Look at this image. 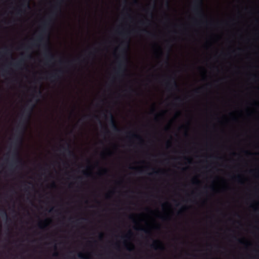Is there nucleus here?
<instances>
[{
	"label": "nucleus",
	"instance_id": "2eb2a0df",
	"mask_svg": "<svg viewBox=\"0 0 259 259\" xmlns=\"http://www.w3.org/2000/svg\"><path fill=\"white\" fill-rule=\"evenodd\" d=\"M132 235V233L131 231H129L127 234L124 236L121 237V238L123 239H130V236Z\"/></svg>",
	"mask_w": 259,
	"mask_h": 259
},
{
	"label": "nucleus",
	"instance_id": "1a4fd4ad",
	"mask_svg": "<svg viewBox=\"0 0 259 259\" xmlns=\"http://www.w3.org/2000/svg\"><path fill=\"white\" fill-rule=\"evenodd\" d=\"M120 34H121L124 38H125V39H127V41H122L121 43L120 46L125 47L126 49L129 46V34H128V33H125V32H122L120 33Z\"/></svg>",
	"mask_w": 259,
	"mask_h": 259
},
{
	"label": "nucleus",
	"instance_id": "f03ea898",
	"mask_svg": "<svg viewBox=\"0 0 259 259\" xmlns=\"http://www.w3.org/2000/svg\"><path fill=\"white\" fill-rule=\"evenodd\" d=\"M63 0H58L56 4L53 6V10L49 18L46 20L42 24L40 34L36 40H34L31 45L34 47L38 46V43L40 44L45 50V57L49 61L54 60L55 56L51 53L49 46L48 27L52 22L51 17L56 15L57 12L61 10V5Z\"/></svg>",
	"mask_w": 259,
	"mask_h": 259
},
{
	"label": "nucleus",
	"instance_id": "a19ab883",
	"mask_svg": "<svg viewBox=\"0 0 259 259\" xmlns=\"http://www.w3.org/2000/svg\"><path fill=\"white\" fill-rule=\"evenodd\" d=\"M166 6H168V1H167V2H166Z\"/></svg>",
	"mask_w": 259,
	"mask_h": 259
},
{
	"label": "nucleus",
	"instance_id": "393cba45",
	"mask_svg": "<svg viewBox=\"0 0 259 259\" xmlns=\"http://www.w3.org/2000/svg\"><path fill=\"white\" fill-rule=\"evenodd\" d=\"M38 227L40 229H43L44 228V226H42V223L41 222L39 223Z\"/></svg>",
	"mask_w": 259,
	"mask_h": 259
},
{
	"label": "nucleus",
	"instance_id": "4468645a",
	"mask_svg": "<svg viewBox=\"0 0 259 259\" xmlns=\"http://www.w3.org/2000/svg\"><path fill=\"white\" fill-rule=\"evenodd\" d=\"M140 32H142L143 33H145L148 36H155V35L153 33H151V32L148 31L147 30H146L145 29L140 30Z\"/></svg>",
	"mask_w": 259,
	"mask_h": 259
},
{
	"label": "nucleus",
	"instance_id": "20e7f679",
	"mask_svg": "<svg viewBox=\"0 0 259 259\" xmlns=\"http://www.w3.org/2000/svg\"><path fill=\"white\" fill-rule=\"evenodd\" d=\"M203 0H195L193 7L194 12L200 17H204V13L202 9Z\"/></svg>",
	"mask_w": 259,
	"mask_h": 259
},
{
	"label": "nucleus",
	"instance_id": "39448f33",
	"mask_svg": "<svg viewBox=\"0 0 259 259\" xmlns=\"http://www.w3.org/2000/svg\"><path fill=\"white\" fill-rule=\"evenodd\" d=\"M63 73L64 72L62 69L56 70L54 72L50 73L47 79L52 82H55L61 79Z\"/></svg>",
	"mask_w": 259,
	"mask_h": 259
},
{
	"label": "nucleus",
	"instance_id": "79ce46f5",
	"mask_svg": "<svg viewBox=\"0 0 259 259\" xmlns=\"http://www.w3.org/2000/svg\"><path fill=\"white\" fill-rule=\"evenodd\" d=\"M8 50H6L5 53L6 54L8 53Z\"/></svg>",
	"mask_w": 259,
	"mask_h": 259
},
{
	"label": "nucleus",
	"instance_id": "e433bc0d",
	"mask_svg": "<svg viewBox=\"0 0 259 259\" xmlns=\"http://www.w3.org/2000/svg\"><path fill=\"white\" fill-rule=\"evenodd\" d=\"M245 153L249 154H252L250 152H249L248 151H245Z\"/></svg>",
	"mask_w": 259,
	"mask_h": 259
},
{
	"label": "nucleus",
	"instance_id": "a18cd8bd",
	"mask_svg": "<svg viewBox=\"0 0 259 259\" xmlns=\"http://www.w3.org/2000/svg\"><path fill=\"white\" fill-rule=\"evenodd\" d=\"M41 92H40V91H39V92H38V94L40 95V94H41Z\"/></svg>",
	"mask_w": 259,
	"mask_h": 259
},
{
	"label": "nucleus",
	"instance_id": "3c124183",
	"mask_svg": "<svg viewBox=\"0 0 259 259\" xmlns=\"http://www.w3.org/2000/svg\"><path fill=\"white\" fill-rule=\"evenodd\" d=\"M28 57L29 58H30V57H31V56H30V55H29Z\"/></svg>",
	"mask_w": 259,
	"mask_h": 259
},
{
	"label": "nucleus",
	"instance_id": "4be33fe9",
	"mask_svg": "<svg viewBox=\"0 0 259 259\" xmlns=\"http://www.w3.org/2000/svg\"><path fill=\"white\" fill-rule=\"evenodd\" d=\"M2 72L4 73H3V76H4L5 74H8V71L6 69H3Z\"/></svg>",
	"mask_w": 259,
	"mask_h": 259
},
{
	"label": "nucleus",
	"instance_id": "6ab92c4d",
	"mask_svg": "<svg viewBox=\"0 0 259 259\" xmlns=\"http://www.w3.org/2000/svg\"><path fill=\"white\" fill-rule=\"evenodd\" d=\"M78 256L79 257V258H83V259H85V258L84 257V255H83L82 253H79L78 254Z\"/></svg>",
	"mask_w": 259,
	"mask_h": 259
},
{
	"label": "nucleus",
	"instance_id": "ea45409f",
	"mask_svg": "<svg viewBox=\"0 0 259 259\" xmlns=\"http://www.w3.org/2000/svg\"><path fill=\"white\" fill-rule=\"evenodd\" d=\"M52 186H53V187H55V186H56V185H55V183H53V184H52Z\"/></svg>",
	"mask_w": 259,
	"mask_h": 259
},
{
	"label": "nucleus",
	"instance_id": "72a5a7b5",
	"mask_svg": "<svg viewBox=\"0 0 259 259\" xmlns=\"http://www.w3.org/2000/svg\"><path fill=\"white\" fill-rule=\"evenodd\" d=\"M130 219H131V220H134V217H133V215H131V216L130 217Z\"/></svg>",
	"mask_w": 259,
	"mask_h": 259
},
{
	"label": "nucleus",
	"instance_id": "7c9ffc66",
	"mask_svg": "<svg viewBox=\"0 0 259 259\" xmlns=\"http://www.w3.org/2000/svg\"><path fill=\"white\" fill-rule=\"evenodd\" d=\"M125 247H126V248L127 249L130 250H131V249H130V248H128V245L126 244L125 243Z\"/></svg>",
	"mask_w": 259,
	"mask_h": 259
},
{
	"label": "nucleus",
	"instance_id": "423d86ee",
	"mask_svg": "<svg viewBox=\"0 0 259 259\" xmlns=\"http://www.w3.org/2000/svg\"><path fill=\"white\" fill-rule=\"evenodd\" d=\"M109 123L112 130L117 133H119L121 130L117 127L114 118L112 114L109 112Z\"/></svg>",
	"mask_w": 259,
	"mask_h": 259
},
{
	"label": "nucleus",
	"instance_id": "dca6fc26",
	"mask_svg": "<svg viewBox=\"0 0 259 259\" xmlns=\"http://www.w3.org/2000/svg\"><path fill=\"white\" fill-rule=\"evenodd\" d=\"M128 134H130V135L131 134V136H132V138L138 139H140V140H142V139H141V137H140L137 134H133V133H129Z\"/></svg>",
	"mask_w": 259,
	"mask_h": 259
},
{
	"label": "nucleus",
	"instance_id": "bb28decb",
	"mask_svg": "<svg viewBox=\"0 0 259 259\" xmlns=\"http://www.w3.org/2000/svg\"><path fill=\"white\" fill-rule=\"evenodd\" d=\"M235 179H237L238 180H240L241 178V176L240 175L237 176V177H234Z\"/></svg>",
	"mask_w": 259,
	"mask_h": 259
},
{
	"label": "nucleus",
	"instance_id": "f3484780",
	"mask_svg": "<svg viewBox=\"0 0 259 259\" xmlns=\"http://www.w3.org/2000/svg\"><path fill=\"white\" fill-rule=\"evenodd\" d=\"M139 230L141 231H143V232H144L145 233H146L147 234H149L150 233V231L148 229H147L141 228Z\"/></svg>",
	"mask_w": 259,
	"mask_h": 259
},
{
	"label": "nucleus",
	"instance_id": "7ed1b4c3",
	"mask_svg": "<svg viewBox=\"0 0 259 259\" xmlns=\"http://www.w3.org/2000/svg\"><path fill=\"white\" fill-rule=\"evenodd\" d=\"M124 55L119 57L118 62V67L116 70V74L119 75L120 74L123 73L125 71L126 63L127 61L126 57L125 55L126 50H123Z\"/></svg>",
	"mask_w": 259,
	"mask_h": 259
},
{
	"label": "nucleus",
	"instance_id": "603ef678",
	"mask_svg": "<svg viewBox=\"0 0 259 259\" xmlns=\"http://www.w3.org/2000/svg\"><path fill=\"white\" fill-rule=\"evenodd\" d=\"M253 76H254V77H255V78L256 77V75H253Z\"/></svg>",
	"mask_w": 259,
	"mask_h": 259
},
{
	"label": "nucleus",
	"instance_id": "b1692460",
	"mask_svg": "<svg viewBox=\"0 0 259 259\" xmlns=\"http://www.w3.org/2000/svg\"><path fill=\"white\" fill-rule=\"evenodd\" d=\"M90 57H94L95 56V53L93 52H90L89 54Z\"/></svg>",
	"mask_w": 259,
	"mask_h": 259
},
{
	"label": "nucleus",
	"instance_id": "6e6552de",
	"mask_svg": "<svg viewBox=\"0 0 259 259\" xmlns=\"http://www.w3.org/2000/svg\"><path fill=\"white\" fill-rule=\"evenodd\" d=\"M166 87L169 89H178V85L175 79L170 77V80L166 83Z\"/></svg>",
	"mask_w": 259,
	"mask_h": 259
},
{
	"label": "nucleus",
	"instance_id": "0eeeda50",
	"mask_svg": "<svg viewBox=\"0 0 259 259\" xmlns=\"http://www.w3.org/2000/svg\"><path fill=\"white\" fill-rule=\"evenodd\" d=\"M60 150L63 153H66L69 157H75V154L71 150L70 145L69 143H66V146H61Z\"/></svg>",
	"mask_w": 259,
	"mask_h": 259
},
{
	"label": "nucleus",
	"instance_id": "412c9836",
	"mask_svg": "<svg viewBox=\"0 0 259 259\" xmlns=\"http://www.w3.org/2000/svg\"><path fill=\"white\" fill-rule=\"evenodd\" d=\"M175 100L176 101H178V102H181L182 101L181 98L178 97H176L175 99Z\"/></svg>",
	"mask_w": 259,
	"mask_h": 259
},
{
	"label": "nucleus",
	"instance_id": "f257e3e1",
	"mask_svg": "<svg viewBox=\"0 0 259 259\" xmlns=\"http://www.w3.org/2000/svg\"><path fill=\"white\" fill-rule=\"evenodd\" d=\"M34 107V105L29 106L28 104L23 111L22 119L17 128L19 135L15 138L14 148L12 152V160L9 163L10 170H12L18 164H22V159L19 156L18 148L22 143L23 135L26 128L25 123L30 119Z\"/></svg>",
	"mask_w": 259,
	"mask_h": 259
},
{
	"label": "nucleus",
	"instance_id": "49530a36",
	"mask_svg": "<svg viewBox=\"0 0 259 259\" xmlns=\"http://www.w3.org/2000/svg\"><path fill=\"white\" fill-rule=\"evenodd\" d=\"M187 159L188 160V162L190 163V160L189 159H188V158H187Z\"/></svg>",
	"mask_w": 259,
	"mask_h": 259
},
{
	"label": "nucleus",
	"instance_id": "473e14b6",
	"mask_svg": "<svg viewBox=\"0 0 259 259\" xmlns=\"http://www.w3.org/2000/svg\"><path fill=\"white\" fill-rule=\"evenodd\" d=\"M103 234L102 233H100L99 235L100 238H101L103 237Z\"/></svg>",
	"mask_w": 259,
	"mask_h": 259
},
{
	"label": "nucleus",
	"instance_id": "a211bd4d",
	"mask_svg": "<svg viewBox=\"0 0 259 259\" xmlns=\"http://www.w3.org/2000/svg\"><path fill=\"white\" fill-rule=\"evenodd\" d=\"M160 170H154L152 172L149 174L150 176H157L160 174Z\"/></svg>",
	"mask_w": 259,
	"mask_h": 259
},
{
	"label": "nucleus",
	"instance_id": "2f4dec72",
	"mask_svg": "<svg viewBox=\"0 0 259 259\" xmlns=\"http://www.w3.org/2000/svg\"><path fill=\"white\" fill-rule=\"evenodd\" d=\"M168 218V217H163L161 218V219L163 220H166Z\"/></svg>",
	"mask_w": 259,
	"mask_h": 259
},
{
	"label": "nucleus",
	"instance_id": "c756f323",
	"mask_svg": "<svg viewBox=\"0 0 259 259\" xmlns=\"http://www.w3.org/2000/svg\"><path fill=\"white\" fill-rule=\"evenodd\" d=\"M83 174L85 176H89V174L87 172L85 171H83Z\"/></svg>",
	"mask_w": 259,
	"mask_h": 259
},
{
	"label": "nucleus",
	"instance_id": "c03bdc74",
	"mask_svg": "<svg viewBox=\"0 0 259 259\" xmlns=\"http://www.w3.org/2000/svg\"><path fill=\"white\" fill-rule=\"evenodd\" d=\"M134 2H135V3H137V0H135Z\"/></svg>",
	"mask_w": 259,
	"mask_h": 259
},
{
	"label": "nucleus",
	"instance_id": "58836bf2",
	"mask_svg": "<svg viewBox=\"0 0 259 259\" xmlns=\"http://www.w3.org/2000/svg\"><path fill=\"white\" fill-rule=\"evenodd\" d=\"M130 91H134V90L131 88H130Z\"/></svg>",
	"mask_w": 259,
	"mask_h": 259
},
{
	"label": "nucleus",
	"instance_id": "a878e982",
	"mask_svg": "<svg viewBox=\"0 0 259 259\" xmlns=\"http://www.w3.org/2000/svg\"><path fill=\"white\" fill-rule=\"evenodd\" d=\"M90 117V115H84L81 119L80 120H84L88 117Z\"/></svg>",
	"mask_w": 259,
	"mask_h": 259
},
{
	"label": "nucleus",
	"instance_id": "5701e85b",
	"mask_svg": "<svg viewBox=\"0 0 259 259\" xmlns=\"http://www.w3.org/2000/svg\"><path fill=\"white\" fill-rule=\"evenodd\" d=\"M192 182L193 184H198L199 183L198 180L196 179H194Z\"/></svg>",
	"mask_w": 259,
	"mask_h": 259
},
{
	"label": "nucleus",
	"instance_id": "8fccbe9b",
	"mask_svg": "<svg viewBox=\"0 0 259 259\" xmlns=\"http://www.w3.org/2000/svg\"><path fill=\"white\" fill-rule=\"evenodd\" d=\"M169 143H170L169 142H168L167 144V145H169Z\"/></svg>",
	"mask_w": 259,
	"mask_h": 259
},
{
	"label": "nucleus",
	"instance_id": "37998d69",
	"mask_svg": "<svg viewBox=\"0 0 259 259\" xmlns=\"http://www.w3.org/2000/svg\"><path fill=\"white\" fill-rule=\"evenodd\" d=\"M94 117L96 118V119H98V117L97 116H94Z\"/></svg>",
	"mask_w": 259,
	"mask_h": 259
},
{
	"label": "nucleus",
	"instance_id": "c9c22d12",
	"mask_svg": "<svg viewBox=\"0 0 259 259\" xmlns=\"http://www.w3.org/2000/svg\"><path fill=\"white\" fill-rule=\"evenodd\" d=\"M199 89H196V90H195V92L196 93H198V92H199Z\"/></svg>",
	"mask_w": 259,
	"mask_h": 259
},
{
	"label": "nucleus",
	"instance_id": "c85d7f7f",
	"mask_svg": "<svg viewBox=\"0 0 259 259\" xmlns=\"http://www.w3.org/2000/svg\"><path fill=\"white\" fill-rule=\"evenodd\" d=\"M59 255V253L58 252H55L54 254H53V256H58Z\"/></svg>",
	"mask_w": 259,
	"mask_h": 259
},
{
	"label": "nucleus",
	"instance_id": "f704fd0d",
	"mask_svg": "<svg viewBox=\"0 0 259 259\" xmlns=\"http://www.w3.org/2000/svg\"><path fill=\"white\" fill-rule=\"evenodd\" d=\"M103 172H104V173H106V172H107V170L106 169H104L103 170Z\"/></svg>",
	"mask_w": 259,
	"mask_h": 259
},
{
	"label": "nucleus",
	"instance_id": "9b49d317",
	"mask_svg": "<svg viewBox=\"0 0 259 259\" xmlns=\"http://www.w3.org/2000/svg\"><path fill=\"white\" fill-rule=\"evenodd\" d=\"M24 60L21 59L15 63L12 64V65L17 69H21L22 66L24 65Z\"/></svg>",
	"mask_w": 259,
	"mask_h": 259
},
{
	"label": "nucleus",
	"instance_id": "aec40b11",
	"mask_svg": "<svg viewBox=\"0 0 259 259\" xmlns=\"http://www.w3.org/2000/svg\"><path fill=\"white\" fill-rule=\"evenodd\" d=\"M23 12V11L21 9H19L17 10V14L18 15H20L22 14V13Z\"/></svg>",
	"mask_w": 259,
	"mask_h": 259
},
{
	"label": "nucleus",
	"instance_id": "ddd939ff",
	"mask_svg": "<svg viewBox=\"0 0 259 259\" xmlns=\"http://www.w3.org/2000/svg\"><path fill=\"white\" fill-rule=\"evenodd\" d=\"M21 7L24 9L29 8V0H23L21 4Z\"/></svg>",
	"mask_w": 259,
	"mask_h": 259
},
{
	"label": "nucleus",
	"instance_id": "de8ad7c7",
	"mask_svg": "<svg viewBox=\"0 0 259 259\" xmlns=\"http://www.w3.org/2000/svg\"><path fill=\"white\" fill-rule=\"evenodd\" d=\"M211 189L212 190H213V189H214L213 187H211Z\"/></svg>",
	"mask_w": 259,
	"mask_h": 259
},
{
	"label": "nucleus",
	"instance_id": "cd10ccee",
	"mask_svg": "<svg viewBox=\"0 0 259 259\" xmlns=\"http://www.w3.org/2000/svg\"><path fill=\"white\" fill-rule=\"evenodd\" d=\"M238 242L240 244H243L244 243V241L242 239H239Z\"/></svg>",
	"mask_w": 259,
	"mask_h": 259
},
{
	"label": "nucleus",
	"instance_id": "864d4df0",
	"mask_svg": "<svg viewBox=\"0 0 259 259\" xmlns=\"http://www.w3.org/2000/svg\"><path fill=\"white\" fill-rule=\"evenodd\" d=\"M129 244L130 245L133 246V245L131 243H130Z\"/></svg>",
	"mask_w": 259,
	"mask_h": 259
},
{
	"label": "nucleus",
	"instance_id": "9d476101",
	"mask_svg": "<svg viewBox=\"0 0 259 259\" xmlns=\"http://www.w3.org/2000/svg\"><path fill=\"white\" fill-rule=\"evenodd\" d=\"M151 247L155 250L162 249L163 246L161 242L159 240H155L153 243L150 245Z\"/></svg>",
	"mask_w": 259,
	"mask_h": 259
},
{
	"label": "nucleus",
	"instance_id": "09e8293b",
	"mask_svg": "<svg viewBox=\"0 0 259 259\" xmlns=\"http://www.w3.org/2000/svg\"><path fill=\"white\" fill-rule=\"evenodd\" d=\"M52 210H53V208H51V209L50 210V212H51Z\"/></svg>",
	"mask_w": 259,
	"mask_h": 259
},
{
	"label": "nucleus",
	"instance_id": "4c0bfd02",
	"mask_svg": "<svg viewBox=\"0 0 259 259\" xmlns=\"http://www.w3.org/2000/svg\"><path fill=\"white\" fill-rule=\"evenodd\" d=\"M142 22V24L143 25H145V24H146V23H145V22L142 21V22Z\"/></svg>",
	"mask_w": 259,
	"mask_h": 259
},
{
	"label": "nucleus",
	"instance_id": "f8f14e48",
	"mask_svg": "<svg viewBox=\"0 0 259 259\" xmlns=\"http://www.w3.org/2000/svg\"><path fill=\"white\" fill-rule=\"evenodd\" d=\"M0 215L3 218L8 219L7 213L5 209L0 208Z\"/></svg>",
	"mask_w": 259,
	"mask_h": 259
}]
</instances>
